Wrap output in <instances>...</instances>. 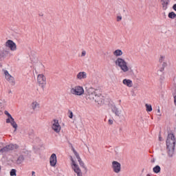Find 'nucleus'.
Returning a JSON list of instances; mask_svg holds the SVG:
<instances>
[{
  "instance_id": "46",
  "label": "nucleus",
  "mask_w": 176,
  "mask_h": 176,
  "mask_svg": "<svg viewBox=\"0 0 176 176\" xmlns=\"http://www.w3.org/2000/svg\"><path fill=\"white\" fill-rule=\"evenodd\" d=\"M173 9L176 12V3L173 5Z\"/></svg>"
},
{
  "instance_id": "40",
  "label": "nucleus",
  "mask_w": 176,
  "mask_h": 176,
  "mask_svg": "<svg viewBox=\"0 0 176 176\" xmlns=\"http://www.w3.org/2000/svg\"><path fill=\"white\" fill-rule=\"evenodd\" d=\"M86 56V51H82L81 54V57H85Z\"/></svg>"
},
{
  "instance_id": "36",
  "label": "nucleus",
  "mask_w": 176,
  "mask_h": 176,
  "mask_svg": "<svg viewBox=\"0 0 176 176\" xmlns=\"http://www.w3.org/2000/svg\"><path fill=\"white\" fill-rule=\"evenodd\" d=\"M166 67H167V62H162V67L160 68H163L164 70V68H166Z\"/></svg>"
},
{
  "instance_id": "28",
  "label": "nucleus",
  "mask_w": 176,
  "mask_h": 176,
  "mask_svg": "<svg viewBox=\"0 0 176 176\" xmlns=\"http://www.w3.org/2000/svg\"><path fill=\"white\" fill-rule=\"evenodd\" d=\"M76 126L77 129H82V127H83V123L80 120L78 123H76Z\"/></svg>"
},
{
  "instance_id": "49",
  "label": "nucleus",
  "mask_w": 176,
  "mask_h": 176,
  "mask_svg": "<svg viewBox=\"0 0 176 176\" xmlns=\"http://www.w3.org/2000/svg\"><path fill=\"white\" fill-rule=\"evenodd\" d=\"M175 74V73L174 72H172V76H174Z\"/></svg>"
},
{
  "instance_id": "18",
  "label": "nucleus",
  "mask_w": 176,
  "mask_h": 176,
  "mask_svg": "<svg viewBox=\"0 0 176 176\" xmlns=\"http://www.w3.org/2000/svg\"><path fill=\"white\" fill-rule=\"evenodd\" d=\"M163 10H166L167 9V6L170 3V0H161Z\"/></svg>"
},
{
  "instance_id": "20",
  "label": "nucleus",
  "mask_w": 176,
  "mask_h": 176,
  "mask_svg": "<svg viewBox=\"0 0 176 176\" xmlns=\"http://www.w3.org/2000/svg\"><path fill=\"white\" fill-rule=\"evenodd\" d=\"M112 111L113 112V113H115V115H116V116H120L122 113V111L119 110V109L116 107V106L113 107Z\"/></svg>"
},
{
  "instance_id": "17",
  "label": "nucleus",
  "mask_w": 176,
  "mask_h": 176,
  "mask_svg": "<svg viewBox=\"0 0 176 176\" xmlns=\"http://www.w3.org/2000/svg\"><path fill=\"white\" fill-rule=\"evenodd\" d=\"M157 75H158L160 77V80H164V76L163 75H164V68H160V69H158L157 71Z\"/></svg>"
},
{
  "instance_id": "24",
  "label": "nucleus",
  "mask_w": 176,
  "mask_h": 176,
  "mask_svg": "<svg viewBox=\"0 0 176 176\" xmlns=\"http://www.w3.org/2000/svg\"><path fill=\"white\" fill-rule=\"evenodd\" d=\"M162 168H160V166L159 165H156L153 168V173H155V174H159V173H160Z\"/></svg>"
},
{
  "instance_id": "11",
  "label": "nucleus",
  "mask_w": 176,
  "mask_h": 176,
  "mask_svg": "<svg viewBox=\"0 0 176 176\" xmlns=\"http://www.w3.org/2000/svg\"><path fill=\"white\" fill-rule=\"evenodd\" d=\"M50 163L51 167H55L56 164H57V156L56 154L53 153L52 154L50 158Z\"/></svg>"
},
{
  "instance_id": "9",
  "label": "nucleus",
  "mask_w": 176,
  "mask_h": 176,
  "mask_svg": "<svg viewBox=\"0 0 176 176\" xmlns=\"http://www.w3.org/2000/svg\"><path fill=\"white\" fill-rule=\"evenodd\" d=\"M6 47H9L12 52H15L17 50V46L16 45V43L12 40H8L6 43Z\"/></svg>"
},
{
  "instance_id": "32",
  "label": "nucleus",
  "mask_w": 176,
  "mask_h": 176,
  "mask_svg": "<svg viewBox=\"0 0 176 176\" xmlns=\"http://www.w3.org/2000/svg\"><path fill=\"white\" fill-rule=\"evenodd\" d=\"M3 72L5 75V78H8V76H10V74H9V72H8V70L6 69H3Z\"/></svg>"
},
{
  "instance_id": "22",
  "label": "nucleus",
  "mask_w": 176,
  "mask_h": 176,
  "mask_svg": "<svg viewBox=\"0 0 176 176\" xmlns=\"http://www.w3.org/2000/svg\"><path fill=\"white\" fill-rule=\"evenodd\" d=\"M31 107L33 111H36V109L39 108V103H38V102L36 101L32 102V103L31 104Z\"/></svg>"
},
{
  "instance_id": "15",
  "label": "nucleus",
  "mask_w": 176,
  "mask_h": 176,
  "mask_svg": "<svg viewBox=\"0 0 176 176\" xmlns=\"http://www.w3.org/2000/svg\"><path fill=\"white\" fill-rule=\"evenodd\" d=\"M6 80L10 83L12 86H14L16 85V80H14V77H13L12 75H10L8 77L6 78Z\"/></svg>"
},
{
  "instance_id": "5",
  "label": "nucleus",
  "mask_w": 176,
  "mask_h": 176,
  "mask_svg": "<svg viewBox=\"0 0 176 176\" xmlns=\"http://www.w3.org/2000/svg\"><path fill=\"white\" fill-rule=\"evenodd\" d=\"M70 160L72 162V169L74 170V173L77 174V176H83L82 174V170H80V168H79V165H78L75 160H74L72 156L70 157Z\"/></svg>"
},
{
  "instance_id": "41",
  "label": "nucleus",
  "mask_w": 176,
  "mask_h": 176,
  "mask_svg": "<svg viewBox=\"0 0 176 176\" xmlns=\"http://www.w3.org/2000/svg\"><path fill=\"white\" fill-rule=\"evenodd\" d=\"M6 123H12V119H10V118H8L6 120Z\"/></svg>"
},
{
  "instance_id": "33",
  "label": "nucleus",
  "mask_w": 176,
  "mask_h": 176,
  "mask_svg": "<svg viewBox=\"0 0 176 176\" xmlns=\"http://www.w3.org/2000/svg\"><path fill=\"white\" fill-rule=\"evenodd\" d=\"M74 153L76 157V159H78V160H80V156H79V153H78V152L75 150H74Z\"/></svg>"
},
{
  "instance_id": "4",
  "label": "nucleus",
  "mask_w": 176,
  "mask_h": 176,
  "mask_svg": "<svg viewBox=\"0 0 176 176\" xmlns=\"http://www.w3.org/2000/svg\"><path fill=\"white\" fill-rule=\"evenodd\" d=\"M97 91L94 88H88L87 89V100H90L91 101L96 100V97L98 94Z\"/></svg>"
},
{
  "instance_id": "50",
  "label": "nucleus",
  "mask_w": 176,
  "mask_h": 176,
  "mask_svg": "<svg viewBox=\"0 0 176 176\" xmlns=\"http://www.w3.org/2000/svg\"><path fill=\"white\" fill-rule=\"evenodd\" d=\"M72 151H73V153H74V151H76V150H75V148H74V147H72Z\"/></svg>"
},
{
  "instance_id": "12",
  "label": "nucleus",
  "mask_w": 176,
  "mask_h": 176,
  "mask_svg": "<svg viewBox=\"0 0 176 176\" xmlns=\"http://www.w3.org/2000/svg\"><path fill=\"white\" fill-rule=\"evenodd\" d=\"M9 54V50H0V61L5 60L6 58V56Z\"/></svg>"
},
{
  "instance_id": "31",
  "label": "nucleus",
  "mask_w": 176,
  "mask_h": 176,
  "mask_svg": "<svg viewBox=\"0 0 176 176\" xmlns=\"http://www.w3.org/2000/svg\"><path fill=\"white\" fill-rule=\"evenodd\" d=\"M172 94L173 96H176V84H174L172 88Z\"/></svg>"
},
{
  "instance_id": "37",
  "label": "nucleus",
  "mask_w": 176,
  "mask_h": 176,
  "mask_svg": "<svg viewBox=\"0 0 176 176\" xmlns=\"http://www.w3.org/2000/svg\"><path fill=\"white\" fill-rule=\"evenodd\" d=\"M69 118L70 119H72V118H74V113H72V111L71 110H69Z\"/></svg>"
},
{
  "instance_id": "27",
  "label": "nucleus",
  "mask_w": 176,
  "mask_h": 176,
  "mask_svg": "<svg viewBox=\"0 0 176 176\" xmlns=\"http://www.w3.org/2000/svg\"><path fill=\"white\" fill-rule=\"evenodd\" d=\"M145 107H146V110L147 112H152L153 109H152L151 104H146Z\"/></svg>"
},
{
  "instance_id": "42",
  "label": "nucleus",
  "mask_w": 176,
  "mask_h": 176,
  "mask_svg": "<svg viewBox=\"0 0 176 176\" xmlns=\"http://www.w3.org/2000/svg\"><path fill=\"white\" fill-rule=\"evenodd\" d=\"M109 124H113V120L109 119L108 121Z\"/></svg>"
},
{
  "instance_id": "16",
  "label": "nucleus",
  "mask_w": 176,
  "mask_h": 176,
  "mask_svg": "<svg viewBox=\"0 0 176 176\" xmlns=\"http://www.w3.org/2000/svg\"><path fill=\"white\" fill-rule=\"evenodd\" d=\"M123 85L127 86L128 87H133V81L130 79H124L122 80Z\"/></svg>"
},
{
  "instance_id": "13",
  "label": "nucleus",
  "mask_w": 176,
  "mask_h": 176,
  "mask_svg": "<svg viewBox=\"0 0 176 176\" xmlns=\"http://www.w3.org/2000/svg\"><path fill=\"white\" fill-rule=\"evenodd\" d=\"M87 78V74L85 72H80L76 76V79L82 80V79H86Z\"/></svg>"
},
{
  "instance_id": "6",
  "label": "nucleus",
  "mask_w": 176,
  "mask_h": 176,
  "mask_svg": "<svg viewBox=\"0 0 176 176\" xmlns=\"http://www.w3.org/2000/svg\"><path fill=\"white\" fill-rule=\"evenodd\" d=\"M15 149H19V145L16 144H10L1 148L0 153H5L6 152H9V151H14Z\"/></svg>"
},
{
  "instance_id": "53",
  "label": "nucleus",
  "mask_w": 176,
  "mask_h": 176,
  "mask_svg": "<svg viewBox=\"0 0 176 176\" xmlns=\"http://www.w3.org/2000/svg\"><path fill=\"white\" fill-rule=\"evenodd\" d=\"M142 173H144V169H142Z\"/></svg>"
},
{
  "instance_id": "7",
  "label": "nucleus",
  "mask_w": 176,
  "mask_h": 176,
  "mask_svg": "<svg viewBox=\"0 0 176 176\" xmlns=\"http://www.w3.org/2000/svg\"><path fill=\"white\" fill-rule=\"evenodd\" d=\"M111 168L113 173H116V174H119V173L122 171V164L117 161H113Z\"/></svg>"
},
{
  "instance_id": "8",
  "label": "nucleus",
  "mask_w": 176,
  "mask_h": 176,
  "mask_svg": "<svg viewBox=\"0 0 176 176\" xmlns=\"http://www.w3.org/2000/svg\"><path fill=\"white\" fill-rule=\"evenodd\" d=\"M37 82L43 90L45 89V86H46V77L43 74H38L37 77Z\"/></svg>"
},
{
  "instance_id": "3",
  "label": "nucleus",
  "mask_w": 176,
  "mask_h": 176,
  "mask_svg": "<svg viewBox=\"0 0 176 176\" xmlns=\"http://www.w3.org/2000/svg\"><path fill=\"white\" fill-rule=\"evenodd\" d=\"M70 93L74 96H83L85 94V89L83 87L77 85L70 89Z\"/></svg>"
},
{
  "instance_id": "19",
  "label": "nucleus",
  "mask_w": 176,
  "mask_h": 176,
  "mask_svg": "<svg viewBox=\"0 0 176 176\" xmlns=\"http://www.w3.org/2000/svg\"><path fill=\"white\" fill-rule=\"evenodd\" d=\"M78 162L80 167L84 168V170L85 171V174H87V167H86V165H85V162H83V161H82L81 158L80 160H78Z\"/></svg>"
},
{
  "instance_id": "25",
  "label": "nucleus",
  "mask_w": 176,
  "mask_h": 176,
  "mask_svg": "<svg viewBox=\"0 0 176 176\" xmlns=\"http://www.w3.org/2000/svg\"><path fill=\"white\" fill-rule=\"evenodd\" d=\"M11 125L12 126V127L14 129V131H16V130H17V123H16V122L14 121V118H12L11 119Z\"/></svg>"
},
{
  "instance_id": "2",
  "label": "nucleus",
  "mask_w": 176,
  "mask_h": 176,
  "mask_svg": "<svg viewBox=\"0 0 176 176\" xmlns=\"http://www.w3.org/2000/svg\"><path fill=\"white\" fill-rule=\"evenodd\" d=\"M115 64L117 67H119L123 72H127L129 71V67H127V63L124 59L122 58H118L116 61Z\"/></svg>"
},
{
  "instance_id": "26",
  "label": "nucleus",
  "mask_w": 176,
  "mask_h": 176,
  "mask_svg": "<svg viewBox=\"0 0 176 176\" xmlns=\"http://www.w3.org/2000/svg\"><path fill=\"white\" fill-rule=\"evenodd\" d=\"M6 100L5 99L0 100V107L1 108H5L6 107Z\"/></svg>"
},
{
  "instance_id": "39",
  "label": "nucleus",
  "mask_w": 176,
  "mask_h": 176,
  "mask_svg": "<svg viewBox=\"0 0 176 176\" xmlns=\"http://www.w3.org/2000/svg\"><path fill=\"white\" fill-rule=\"evenodd\" d=\"M157 115L158 116H162V113H160V109H157Z\"/></svg>"
},
{
  "instance_id": "21",
  "label": "nucleus",
  "mask_w": 176,
  "mask_h": 176,
  "mask_svg": "<svg viewBox=\"0 0 176 176\" xmlns=\"http://www.w3.org/2000/svg\"><path fill=\"white\" fill-rule=\"evenodd\" d=\"M24 160H25L24 155H21L18 157V158L16 161V164H21V163H23V162H24Z\"/></svg>"
},
{
  "instance_id": "44",
  "label": "nucleus",
  "mask_w": 176,
  "mask_h": 176,
  "mask_svg": "<svg viewBox=\"0 0 176 176\" xmlns=\"http://www.w3.org/2000/svg\"><path fill=\"white\" fill-rule=\"evenodd\" d=\"M173 98H174V104L176 107V95H173Z\"/></svg>"
},
{
  "instance_id": "38",
  "label": "nucleus",
  "mask_w": 176,
  "mask_h": 176,
  "mask_svg": "<svg viewBox=\"0 0 176 176\" xmlns=\"http://www.w3.org/2000/svg\"><path fill=\"white\" fill-rule=\"evenodd\" d=\"M22 153H24L25 155H28L30 153V151H28L27 150H23L22 151Z\"/></svg>"
},
{
  "instance_id": "10",
  "label": "nucleus",
  "mask_w": 176,
  "mask_h": 176,
  "mask_svg": "<svg viewBox=\"0 0 176 176\" xmlns=\"http://www.w3.org/2000/svg\"><path fill=\"white\" fill-rule=\"evenodd\" d=\"M52 130L55 131V133H60L61 131V126H60V124L58 123V120H54V123L52 126Z\"/></svg>"
},
{
  "instance_id": "48",
  "label": "nucleus",
  "mask_w": 176,
  "mask_h": 176,
  "mask_svg": "<svg viewBox=\"0 0 176 176\" xmlns=\"http://www.w3.org/2000/svg\"><path fill=\"white\" fill-rule=\"evenodd\" d=\"M32 176H36V175H35V171H32Z\"/></svg>"
},
{
  "instance_id": "34",
  "label": "nucleus",
  "mask_w": 176,
  "mask_h": 176,
  "mask_svg": "<svg viewBox=\"0 0 176 176\" xmlns=\"http://www.w3.org/2000/svg\"><path fill=\"white\" fill-rule=\"evenodd\" d=\"M5 115L8 116V118H10V119H13V117H12V115L8 112V111H4Z\"/></svg>"
},
{
  "instance_id": "52",
  "label": "nucleus",
  "mask_w": 176,
  "mask_h": 176,
  "mask_svg": "<svg viewBox=\"0 0 176 176\" xmlns=\"http://www.w3.org/2000/svg\"><path fill=\"white\" fill-rule=\"evenodd\" d=\"M123 12H126V10H123Z\"/></svg>"
},
{
  "instance_id": "1",
  "label": "nucleus",
  "mask_w": 176,
  "mask_h": 176,
  "mask_svg": "<svg viewBox=\"0 0 176 176\" xmlns=\"http://www.w3.org/2000/svg\"><path fill=\"white\" fill-rule=\"evenodd\" d=\"M176 139L174 133H168L166 138V149L169 157H173L175 151Z\"/></svg>"
},
{
  "instance_id": "43",
  "label": "nucleus",
  "mask_w": 176,
  "mask_h": 176,
  "mask_svg": "<svg viewBox=\"0 0 176 176\" xmlns=\"http://www.w3.org/2000/svg\"><path fill=\"white\" fill-rule=\"evenodd\" d=\"M122 20V16H117V21H120Z\"/></svg>"
},
{
  "instance_id": "51",
  "label": "nucleus",
  "mask_w": 176,
  "mask_h": 176,
  "mask_svg": "<svg viewBox=\"0 0 176 176\" xmlns=\"http://www.w3.org/2000/svg\"><path fill=\"white\" fill-rule=\"evenodd\" d=\"M146 176H151V174H147V175Z\"/></svg>"
},
{
  "instance_id": "54",
  "label": "nucleus",
  "mask_w": 176,
  "mask_h": 176,
  "mask_svg": "<svg viewBox=\"0 0 176 176\" xmlns=\"http://www.w3.org/2000/svg\"><path fill=\"white\" fill-rule=\"evenodd\" d=\"M120 101V102H122V100H119Z\"/></svg>"
},
{
  "instance_id": "47",
  "label": "nucleus",
  "mask_w": 176,
  "mask_h": 176,
  "mask_svg": "<svg viewBox=\"0 0 176 176\" xmlns=\"http://www.w3.org/2000/svg\"><path fill=\"white\" fill-rule=\"evenodd\" d=\"M155 158H153V160H151V163H155Z\"/></svg>"
},
{
  "instance_id": "35",
  "label": "nucleus",
  "mask_w": 176,
  "mask_h": 176,
  "mask_svg": "<svg viewBox=\"0 0 176 176\" xmlns=\"http://www.w3.org/2000/svg\"><path fill=\"white\" fill-rule=\"evenodd\" d=\"M164 56H160V59H159V61H160V63L162 64V63H164L165 61H164Z\"/></svg>"
},
{
  "instance_id": "14",
  "label": "nucleus",
  "mask_w": 176,
  "mask_h": 176,
  "mask_svg": "<svg viewBox=\"0 0 176 176\" xmlns=\"http://www.w3.org/2000/svg\"><path fill=\"white\" fill-rule=\"evenodd\" d=\"M94 101L95 102H98L99 104H104V98L100 94L96 95Z\"/></svg>"
},
{
  "instance_id": "30",
  "label": "nucleus",
  "mask_w": 176,
  "mask_h": 176,
  "mask_svg": "<svg viewBox=\"0 0 176 176\" xmlns=\"http://www.w3.org/2000/svg\"><path fill=\"white\" fill-rule=\"evenodd\" d=\"M16 173H17V170H16V169H12L10 172V175L16 176V175H17V174H16Z\"/></svg>"
},
{
  "instance_id": "23",
  "label": "nucleus",
  "mask_w": 176,
  "mask_h": 176,
  "mask_svg": "<svg viewBox=\"0 0 176 176\" xmlns=\"http://www.w3.org/2000/svg\"><path fill=\"white\" fill-rule=\"evenodd\" d=\"M113 54L116 56V57H119L123 55V52L122 51V50H116L113 52Z\"/></svg>"
},
{
  "instance_id": "29",
  "label": "nucleus",
  "mask_w": 176,
  "mask_h": 176,
  "mask_svg": "<svg viewBox=\"0 0 176 176\" xmlns=\"http://www.w3.org/2000/svg\"><path fill=\"white\" fill-rule=\"evenodd\" d=\"M168 17H169V19H175V17H176L175 12H169Z\"/></svg>"
},
{
  "instance_id": "45",
  "label": "nucleus",
  "mask_w": 176,
  "mask_h": 176,
  "mask_svg": "<svg viewBox=\"0 0 176 176\" xmlns=\"http://www.w3.org/2000/svg\"><path fill=\"white\" fill-rule=\"evenodd\" d=\"M162 135H160V133L159 134V141H162Z\"/></svg>"
}]
</instances>
